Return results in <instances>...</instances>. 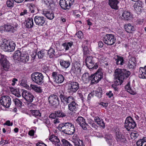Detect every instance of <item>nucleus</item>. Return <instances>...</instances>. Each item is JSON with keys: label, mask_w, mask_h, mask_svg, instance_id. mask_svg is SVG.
<instances>
[{"label": "nucleus", "mask_w": 146, "mask_h": 146, "mask_svg": "<svg viewBox=\"0 0 146 146\" xmlns=\"http://www.w3.org/2000/svg\"><path fill=\"white\" fill-rule=\"evenodd\" d=\"M62 143L63 145L64 146H73L72 144L65 139H62Z\"/></svg>", "instance_id": "53"}, {"label": "nucleus", "mask_w": 146, "mask_h": 146, "mask_svg": "<svg viewBox=\"0 0 146 146\" xmlns=\"http://www.w3.org/2000/svg\"><path fill=\"white\" fill-rule=\"evenodd\" d=\"M49 139L52 142L53 144L60 142L59 139L57 137L54 135L51 136Z\"/></svg>", "instance_id": "42"}, {"label": "nucleus", "mask_w": 146, "mask_h": 146, "mask_svg": "<svg viewBox=\"0 0 146 146\" xmlns=\"http://www.w3.org/2000/svg\"><path fill=\"white\" fill-rule=\"evenodd\" d=\"M44 3L48 6L49 8L51 7V5L52 4V1L51 0H45L44 1Z\"/></svg>", "instance_id": "54"}, {"label": "nucleus", "mask_w": 146, "mask_h": 146, "mask_svg": "<svg viewBox=\"0 0 146 146\" xmlns=\"http://www.w3.org/2000/svg\"><path fill=\"white\" fill-rule=\"evenodd\" d=\"M79 88V84L78 82H71L69 84L68 90L70 93L75 92Z\"/></svg>", "instance_id": "12"}, {"label": "nucleus", "mask_w": 146, "mask_h": 146, "mask_svg": "<svg viewBox=\"0 0 146 146\" xmlns=\"http://www.w3.org/2000/svg\"><path fill=\"white\" fill-rule=\"evenodd\" d=\"M102 40L106 44L111 45L115 42L116 39L113 35L108 34L103 37Z\"/></svg>", "instance_id": "5"}, {"label": "nucleus", "mask_w": 146, "mask_h": 146, "mask_svg": "<svg viewBox=\"0 0 146 146\" xmlns=\"http://www.w3.org/2000/svg\"><path fill=\"white\" fill-rule=\"evenodd\" d=\"M43 14L48 19H52L54 17V15L53 13L50 11H44Z\"/></svg>", "instance_id": "34"}, {"label": "nucleus", "mask_w": 146, "mask_h": 146, "mask_svg": "<svg viewBox=\"0 0 146 146\" xmlns=\"http://www.w3.org/2000/svg\"><path fill=\"white\" fill-rule=\"evenodd\" d=\"M76 121L84 130H86L87 129V127L89 126L88 124L86 123L85 120L83 117L81 116L78 117Z\"/></svg>", "instance_id": "16"}, {"label": "nucleus", "mask_w": 146, "mask_h": 146, "mask_svg": "<svg viewBox=\"0 0 146 146\" xmlns=\"http://www.w3.org/2000/svg\"><path fill=\"white\" fill-rule=\"evenodd\" d=\"M94 91H93V92H92L91 93H90L88 96V100L89 101L91 99L94 97Z\"/></svg>", "instance_id": "57"}, {"label": "nucleus", "mask_w": 146, "mask_h": 146, "mask_svg": "<svg viewBox=\"0 0 146 146\" xmlns=\"http://www.w3.org/2000/svg\"><path fill=\"white\" fill-rule=\"evenodd\" d=\"M58 95L60 97L61 102L62 103L65 102L68 96H67L65 93L62 90H59L57 93Z\"/></svg>", "instance_id": "29"}, {"label": "nucleus", "mask_w": 146, "mask_h": 146, "mask_svg": "<svg viewBox=\"0 0 146 146\" xmlns=\"http://www.w3.org/2000/svg\"><path fill=\"white\" fill-rule=\"evenodd\" d=\"M31 113L33 116L37 118H39L41 116V113L38 110H31Z\"/></svg>", "instance_id": "40"}, {"label": "nucleus", "mask_w": 146, "mask_h": 146, "mask_svg": "<svg viewBox=\"0 0 146 146\" xmlns=\"http://www.w3.org/2000/svg\"><path fill=\"white\" fill-rule=\"evenodd\" d=\"M45 19V18L43 17L36 16L35 17L34 20L37 25L42 26L44 23Z\"/></svg>", "instance_id": "20"}, {"label": "nucleus", "mask_w": 146, "mask_h": 146, "mask_svg": "<svg viewBox=\"0 0 146 146\" xmlns=\"http://www.w3.org/2000/svg\"><path fill=\"white\" fill-rule=\"evenodd\" d=\"M76 35L79 38H82L83 37V34L81 31H78L76 33Z\"/></svg>", "instance_id": "55"}, {"label": "nucleus", "mask_w": 146, "mask_h": 146, "mask_svg": "<svg viewBox=\"0 0 146 146\" xmlns=\"http://www.w3.org/2000/svg\"><path fill=\"white\" fill-rule=\"evenodd\" d=\"M23 52H21L20 51L17 50L15 51L13 57L15 59L19 61V58H20L21 54H22Z\"/></svg>", "instance_id": "43"}, {"label": "nucleus", "mask_w": 146, "mask_h": 146, "mask_svg": "<svg viewBox=\"0 0 146 146\" xmlns=\"http://www.w3.org/2000/svg\"><path fill=\"white\" fill-rule=\"evenodd\" d=\"M74 101L75 99L74 97L72 96H68L65 102H66V104L71 103Z\"/></svg>", "instance_id": "51"}, {"label": "nucleus", "mask_w": 146, "mask_h": 146, "mask_svg": "<svg viewBox=\"0 0 146 146\" xmlns=\"http://www.w3.org/2000/svg\"><path fill=\"white\" fill-rule=\"evenodd\" d=\"M0 62L3 68L5 70H7L9 68L10 64L9 62L5 58L4 55H1Z\"/></svg>", "instance_id": "19"}, {"label": "nucleus", "mask_w": 146, "mask_h": 146, "mask_svg": "<svg viewBox=\"0 0 146 146\" xmlns=\"http://www.w3.org/2000/svg\"><path fill=\"white\" fill-rule=\"evenodd\" d=\"M34 25L33 20L32 18H29L27 21L25 26L27 28H31Z\"/></svg>", "instance_id": "36"}, {"label": "nucleus", "mask_w": 146, "mask_h": 146, "mask_svg": "<svg viewBox=\"0 0 146 146\" xmlns=\"http://www.w3.org/2000/svg\"><path fill=\"white\" fill-rule=\"evenodd\" d=\"M88 42L87 40H84L83 42V46H82L83 48L84 54L86 55L89 53V50L88 48Z\"/></svg>", "instance_id": "33"}, {"label": "nucleus", "mask_w": 146, "mask_h": 146, "mask_svg": "<svg viewBox=\"0 0 146 146\" xmlns=\"http://www.w3.org/2000/svg\"><path fill=\"white\" fill-rule=\"evenodd\" d=\"M136 66V61L134 58L130 59L128 62L127 64V67L129 69L134 70Z\"/></svg>", "instance_id": "24"}, {"label": "nucleus", "mask_w": 146, "mask_h": 146, "mask_svg": "<svg viewBox=\"0 0 146 146\" xmlns=\"http://www.w3.org/2000/svg\"><path fill=\"white\" fill-rule=\"evenodd\" d=\"M44 123L46 125V126H50L51 125V123L49 119L47 118L44 119Z\"/></svg>", "instance_id": "60"}, {"label": "nucleus", "mask_w": 146, "mask_h": 146, "mask_svg": "<svg viewBox=\"0 0 146 146\" xmlns=\"http://www.w3.org/2000/svg\"><path fill=\"white\" fill-rule=\"evenodd\" d=\"M97 59L92 56H88L86 59L85 61L87 67L89 69H96L98 67V62H96Z\"/></svg>", "instance_id": "3"}, {"label": "nucleus", "mask_w": 146, "mask_h": 146, "mask_svg": "<svg viewBox=\"0 0 146 146\" xmlns=\"http://www.w3.org/2000/svg\"><path fill=\"white\" fill-rule=\"evenodd\" d=\"M22 96L27 102H32L34 98V96L30 92L26 90L23 91L22 93Z\"/></svg>", "instance_id": "15"}, {"label": "nucleus", "mask_w": 146, "mask_h": 146, "mask_svg": "<svg viewBox=\"0 0 146 146\" xmlns=\"http://www.w3.org/2000/svg\"><path fill=\"white\" fill-rule=\"evenodd\" d=\"M143 4V3L141 1L136 2L133 5L134 11L137 13H141Z\"/></svg>", "instance_id": "18"}, {"label": "nucleus", "mask_w": 146, "mask_h": 146, "mask_svg": "<svg viewBox=\"0 0 146 146\" xmlns=\"http://www.w3.org/2000/svg\"><path fill=\"white\" fill-rule=\"evenodd\" d=\"M60 65L64 68H67L70 65V62L67 61H65L63 60H61L60 61Z\"/></svg>", "instance_id": "35"}, {"label": "nucleus", "mask_w": 146, "mask_h": 146, "mask_svg": "<svg viewBox=\"0 0 146 146\" xmlns=\"http://www.w3.org/2000/svg\"><path fill=\"white\" fill-rule=\"evenodd\" d=\"M73 44V42H71L64 43H63L62 45L64 47L66 50H67L69 49V47H71Z\"/></svg>", "instance_id": "45"}, {"label": "nucleus", "mask_w": 146, "mask_h": 146, "mask_svg": "<svg viewBox=\"0 0 146 146\" xmlns=\"http://www.w3.org/2000/svg\"><path fill=\"white\" fill-rule=\"evenodd\" d=\"M16 30L14 27L9 24H5L0 27V31L2 33L3 31L14 33Z\"/></svg>", "instance_id": "14"}, {"label": "nucleus", "mask_w": 146, "mask_h": 146, "mask_svg": "<svg viewBox=\"0 0 146 146\" xmlns=\"http://www.w3.org/2000/svg\"><path fill=\"white\" fill-rule=\"evenodd\" d=\"M44 78L42 74L39 72H34L31 75V78L33 82L39 85L43 83Z\"/></svg>", "instance_id": "4"}, {"label": "nucleus", "mask_w": 146, "mask_h": 146, "mask_svg": "<svg viewBox=\"0 0 146 146\" xmlns=\"http://www.w3.org/2000/svg\"><path fill=\"white\" fill-rule=\"evenodd\" d=\"M72 142L75 146H84L82 141H80L77 135H74L72 138Z\"/></svg>", "instance_id": "21"}, {"label": "nucleus", "mask_w": 146, "mask_h": 146, "mask_svg": "<svg viewBox=\"0 0 146 146\" xmlns=\"http://www.w3.org/2000/svg\"><path fill=\"white\" fill-rule=\"evenodd\" d=\"M115 78L121 84L124 79H126L130 75V72L126 69H117L115 72Z\"/></svg>", "instance_id": "1"}, {"label": "nucleus", "mask_w": 146, "mask_h": 146, "mask_svg": "<svg viewBox=\"0 0 146 146\" xmlns=\"http://www.w3.org/2000/svg\"><path fill=\"white\" fill-rule=\"evenodd\" d=\"M5 84V79H4L0 81V85L2 86H5L6 84Z\"/></svg>", "instance_id": "63"}, {"label": "nucleus", "mask_w": 146, "mask_h": 146, "mask_svg": "<svg viewBox=\"0 0 146 146\" xmlns=\"http://www.w3.org/2000/svg\"><path fill=\"white\" fill-rule=\"evenodd\" d=\"M118 80H116L114 82V84L112 85V87L113 88V89L115 91H117L118 88L117 87V86L119 85H121V84H120V82L118 81Z\"/></svg>", "instance_id": "49"}, {"label": "nucleus", "mask_w": 146, "mask_h": 146, "mask_svg": "<svg viewBox=\"0 0 146 146\" xmlns=\"http://www.w3.org/2000/svg\"><path fill=\"white\" fill-rule=\"evenodd\" d=\"M49 117L52 119H54L57 117L56 114V111H55L54 113H52L50 114L49 116Z\"/></svg>", "instance_id": "58"}, {"label": "nucleus", "mask_w": 146, "mask_h": 146, "mask_svg": "<svg viewBox=\"0 0 146 146\" xmlns=\"http://www.w3.org/2000/svg\"><path fill=\"white\" fill-rule=\"evenodd\" d=\"M122 17V19L125 20H131L133 19L132 16L130 13L127 11H124L123 12Z\"/></svg>", "instance_id": "25"}, {"label": "nucleus", "mask_w": 146, "mask_h": 146, "mask_svg": "<svg viewBox=\"0 0 146 146\" xmlns=\"http://www.w3.org/2000/svg\"><path fill=\"white\" fill-rule=\"evenodd\" d=\"M78 105L74 101L68 105V109L70 111L75 113L78 109Z\"/></svg>", "instance_id": "22"}, {"label": "nucleus", "mask_w": 146, "mask_h": 146, "mask_svg": "<svg viewBox=\"0 0 146 146\" xmlns=\"http://www.w3.org/2000/svg\"><path fill=\"white\" fill-rule=\"evenodd\" d=\"M15 105L17 106L21 107L22 106V102L18 98H15L13 99Z\"/></svg>", "instance_id": "50"}, {"label": "nucleus", "mask_w": 146, "mask_h": 146, "mask_svg": "<svg viewBox=\"0 0 146 146\" xmlns=\"http://www.w3.org/2000/svg\"><path fill=\"white\" fill-rule=\"evenodd\" d=\"M36 54L37 53L35 52L33 53L31 56V58H32L31 59V61L32 60H34L35 59Z\"/></svg>", "instance_id": "64"}, {"label": "nucleus", "mask_w": 146, "mask_h": 146, "mask_svg": "<svg viewBox=\"0 0 146 146\" xmlns=\"http://www.w3.org/2000/svg\"><path fill=\"white\" fill-rule=\"evenodd\" d=\"M68 131L67 132L66 134H67L68 135H72L73 134L75 131V128L73 125L72 124V125L71 127H70L68 128Z\"/></svg>", "instance_id": "44"}, {"label": "nucleus", "mask_w": 146, "mask_h": 146, "mask_svg": "<svg viewBox=\"0 0 146 146\" xmlns=\"http://www.w3.org/2000/svg\"><path fill=\"white\" fill-rule=\"evenodd\" d=\"M116 139L117 141L120 143H126L127 140L124 136L121 133H116Z\"/></svg>", "instance_id": "23"}, {"label": "nucleus", "mask_w": 146, "mask_h": 146, "mask_svg": "<svg viewBox=\"0 0 146 146\" xmlns=\"http://www.w3.org/2000/svg\"><path fill=\"white\" fill-rule=\"evenodd\" d=\"M14 1L13 0H7L6 2L7 6L9 8H12L14 7Z\"/></svg>", "instance_id": "52"}, {"label": "nucleus", "mask_w": 146, "mask_h": 146, "mask_svg": "<svg viewBox=\"0 0 146 146\" xmlns=\"http://www.w3.org/2000/svg\"><path fill=\"white\" fill-rule=\"evenodd\" d=\"M91 126L92 127V129L94 130H96L98 127V126L94 123H92Z\"/></svg>", "instance_id": "61"}, {"label": "nucleus", "mask_w": 146, "mask_h": 146, "mask_svg": "<svg viewBox=\"0 0 146 146\" xmlns=\"http://www.w3.org/2000/svg\"><path fill=\"white\" fill-rule=\"evenodd\" d=\"M72 125V123L70 122L61 123L58 125V129L60 131H62V132L66 134L67 132L68 131V128L71 127Z\"/></svg>", "instance_id": "13"}, {"label": "nucleus", "mask_w": 146, "mask_h": 146, "mask_svg": "<svg viewBox=\"0 0 146 146\" xmlns=\"http://www.w3.org/2000/svg\"><path fill=\"white\" fill-rule=\"evenodd\" d=\"M90 76H89V74L88 72L84 73L82 76V78L83 80L85 81L91 80V78H90Z\"/></svg>", "instance_id": "48"}, {"label": "nucleus", "mask_w": 146, "mask_h": 146, "mask_svg": "<svg viewBox=\"0 0 146 146\" xmlns=\"http://www.w3.org/2000/svg\"><path fill=\"white\" fill-rule=\"evenodd\" d=\"M114 59L116 61V64L117 65H122L124 63V60L123 57L116 55Z\"/></svg>", "instance_id": "30"}, {"label": "nucleus", "mask_w": 146, "mask_h": 146, "mask_svg": "<svg viewBox=\"0 0 146 146\" xmlns=\"http://www.w3.org/2000/svg\"><path fill=\"white\" fill-rule=\"evenodd\" d=\"M57 117H63L66 116V114L63 112L62 110L56 111Z\"/></svg>", "instance_id": "41"}, {"label": "nucleus", "mask_w": 146, "mask_h": 146, "mask_svg": "<svg viewBox=\"0 0 146 146\" xmlns=\"http://www.w3.org/2000/svg\"><path fill=\"white\" fill-rule=\"evenodd\" d=\"M30 87L36 92L41 93L42 92V90L40 87H38L35 85L31 84Z\"/></svg>", "instance_id": "38"}, {"label": "nucleus", "mask_w": 146, "mask_h": 146, "mask_svg": "<svg viewBox=\"0 0 146 146\" xmlns=\"http://www.w3.org/2000/svg\"><path fill=\"white\" fill-rule=\"evenodd\" d=\"M48 100L49 104L54 107H56L59 104V99L56 95H50L48 98Z\"/></svg>", "instance_id": "9"}, {"label": "nucleus", "mask_w": 146, "mask_h": 146, "mask_svg": "<svg viewBox=\"0 0 146 146\" xmlns=\"http://www.w3.org/2000/svg\"><path fill=\"white\" fill-rule=\"evenodd\" d=\"M112 135L109 136V138L108 139H106V141L110 146L112 145Z\"/></svg>", "instance_id": "56"}, {"label": "nucleus", "mask_w": 146, "mask_h": 146, "mask_svg": "<svg viewBox=\"0 0 146 146\" xmlns=\"http://www.w3.org/2000/svg\"><path fill=\"white\" fill-rule=\"evenodd\" d=\"M11 91L12 93L17 97H19L21 95L19 93V90L17 89H15L13 88H10Z\"/></svg>", "instance_id": "39"}, {"label": "nucleus", "mask_w": 146, "mask_h": 146, "mask_svg": "<svg viewBox=\"0 0 146 146\" xmlns=\"http://www.w3.org/2000/svg\"><path fill=\"white\" fill-rule=\"evenodd\" d=\"M139 78L146 79V66L144 67H141L139 70Z\"/></svg>", "instance_id": "27"}, {"label": "nucleus", "mask_w": 146, "mask_h": 146, "mask_svg": "<svg viewBox=\"0 0 146 146\" xmlns=\"http://www.w3.org/2000/svg\"><path fill=\"white\" fill-rule=\"evenodd\" d=\"M136 126L135 123L131 117H128L126 118L125 122V127L127 131H129L131 129H133Z\"/></svg>", "instance_id": "7"}, {"label": "nucleus", "mask_w": 146, "mask_h": 146, "mask_svg": "<svg viewBox=\"0 0 146 146\" xmlns=\"http://www.w3.org/2000/svg\"><path fill=\"white\" fill-rule=\"evenodd\" d=\"M52 76L54 81L57 84H60L63 82L64 80L63 76L56 72L52 73Z\"/></svg>", "instance_id": "11"}, {"label": "nucleus", "mask_w": 146, "mask_h": 146, "mask_svg": "<svg viewBox=\"0 0 146 146\" xmlns=\"http://www.w3.org/2000/svg\"><path fill=\"white\" fill-rule=\"evenodd\" d=\"M16 44L14 41L5 39L3 40L1 46L2 49L5 51L9 52L13 51L15 48Z\"/></svg>", "instance_id": "2"}, {"label": "nucleus", "mask_w": 146, "mask_h": 146, "mask_svg": "<svg viewBox=\"0 0 146 146\" xmlns=\"http://www.w3.org/2000/svg\"><path fill=\"white\" fill-rule=\"evenodd\" d=\"M103 77V73L98 70L96 73L90 75V78H91V84H97Z\"/></svg>", "instance_id": "6"}, {"label": "nucleus", "mask_w": 146, "mask_h": 146, "mask_svg": "<svg viewBox=\"0 0 146 146\" xmlns=\"http://www.w3.org/2000/svg\"><path fill=\"white\" fill-rule=\"evenodd\" d=\"M94 93L95 94L96 96L98 98H101L102 90L101 88H98L97 90L94 91Z\"/></svg>", "instance_id": "46"}, {"label": "nucleus", "mask_w": 146, "mask_h": 146, "mask_svg": "<svg viewBox=\"0 0 146 146\" xmlns=\"http://www.w3.org/2000/svg\"><path fill=\"white\" fill-rule=\"evenodd\" d=\"M47 50L45 49H42L38 52L37 55L38 58L42 59L44 56L47 55Z\"/></svg>", "instance_id": "31"}, {"label": "nucleus", "mask_w": 146, "mask_h": 146, "mask_svg": "<svg viewBox=\"0 0 146 146\" xmlns=\"http://www.w3.org/2000/svg\"><path fill=\"white\" fill-rule=\"evenodd\" d=\"M108 4L112 9L117 10L119 9L118 4L119 1L118 0H108Z\"/></svg>", "instance_id": "26"}, {"label": "nucleus", "mask_w": 146, "mask_h": 146, "mask_svg": "<svg viewBox=\"0 0 146 146\" xmlns=\"http://www.w3.org/2000/svg\"><path fill=\"white\" fill-rule=\"evenodd\" d=\"M81 68L78 64H74L72 66L70 70L72 74L78 76L80 74Z\"/></svg>", "instance_id": "17"}, {"label": "nucleus", "mask_w": 146, "mask_h": 146, "mask_svg": "<svg viewBox=\"0 0 146 146\" xmlns=\"http://www.w3.org/2000/svg\"><path fill=\"white\" fill-rule=\"evenodd\" d=\"M20 58H19V61L23 62L30 61V60L29 55L27 54H25L24 52H22Z\"/></svg>", "instance_id": "28"}, {"label": "nucleus", "mask_w": 146, "mask_h": 146, "mask_svg": "<svg viewBox=\"0 0 146 146\" xmlns=\"http://www.w3.org/2000/svg\"><path fill=\"white\" fill-rule=\"evenodd\" d=\"M0 103L3 106L8 108L11 104V99L8 96H3L0 98Z\"/></svg>", "instance_id": "10"}, {"label": "nucleus", "mask_w": 146, "mask_h": 146, "mask_svg": "<svg viewBox=\"0 0 146 146\" xmlns=\"http://www.w3.org/2000/svg\"><path fill=\"white\" fill-rule=\"evenodd\" d=\"M143 143L144 142L140 139L137 141L136 144L137 146H142Z\"/></svg>", "instance_id": "59"}, {"label": "nucleus", "mask_w": 146, "mask_h": 146, "mask_svg": "<svg viewBox=\"0 0 146 146\" xmlns=\"http://www.w3.org/2000/svg\"><path fill=\"white\" fill-rule=\"evenodd\" d=\"M74 2V0H60L59 4L62 9L68 10Z\"/></svg>", "instance_id": "8"}, {"label": "nucleus", "mask_w": 146, "mask_h": 146, "mask_svg": "<svg viewBox=\"0 0 146 146\" xmlns=\"http://www.w3.org/2000/svg\"><path fill=\"white\" fill-rule=\"evenodd\" d=\"M47 55H49V57L50 58H52L55 56V51L54 49L52 48H50L47 51Z\"/></svg>", "instance_id": "47"}, {"label": "nucleus", "mask_w": 146, "mask_h": 146, "mask_svg": "<svg viewBox=\"0 0 146 146\" xmlns=\"http://www.w3.org/2000/svg\"><path fill=\"white\" fill-rule=\"evenodd\" d=\"M124 28L125 31L129 33H132V32L135 30L134 27L130 24L125 25L124 26Z\"/></svg>", "instance_id": "32"}, {"label": "nucleus", "mask_w": 146, "mask_h": 146, "mask_svg": "<svg viewBox=\"0 0 146 146\" xmlns=\"http://www.w3.org/2000/svg\"><path fill=\"white\" fill-rule=\"evenodd\" d=\"M9 141L6 140L1 141L0 142V144H3V145H5L6 144L9 143Z\"/></svg>", "instance_id": "62"}, {"label": "nucleus", "mask_w": 146, "mask_h": 146, "mask_svg": "<svg viewBox=\"0 0 146 146\" xmlns=\"http://www.w3.org/2000/svg\"><path fill=\"white\" fill-rule=\"evenodd\" d=\"M125 89L127 90L128 92L132 95L135 94L136 93L133 90H132L130 86V82H129L125 86Z\"/></svg>", "instance_id": "37"}]
</instances>
